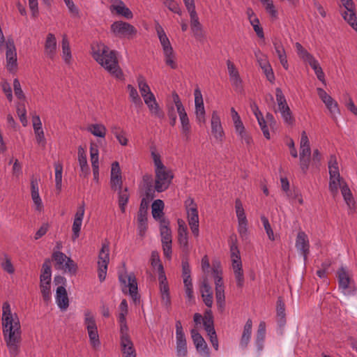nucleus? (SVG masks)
<instances>
[{
    "label": "nucleus",
    "mask_w": 357,
    "mask_h": 357,
    "mask_svg": "<svg viewBox=\"0 0 357 357\" xmlns=\"http://www.w3.org/2000/svg\"><path fill=\"white\" fill-rule=\"evenodd\" d=\"M284 122L289 126L294 124L295 119L292 115V112L289 107H286L284 109L279 110Z\"/></svg>",
    "instance_id": "55"
},
{
    "label": "nucleus",
    "mask_w": 357,
    "mask_h": 357,
    "mask_svg": "<svg viewBox=\"0 0 357 357\" xmlns=\"http://www.w3.org/2000/svg\"><path fill=\"white\" fill-rule=\"evenodd\" d=\"M340 1L347 10L342 13V17L357 32V17L354 1L352 0H340Z\"/></svg>",
    "instance_id": "14"
},
{
    "label": "nucleus",
    "mask_w": 357,
    "mask_h": 357,
    "mask_svg": "<svg viewBox=\"0 0 357 357\" xmlns=\"http://www.w3.org/2000/svg\"><path fill=\"white\" fill-rule=\"evenodd\" d=\"M91 55L111 75L118 79H123L124 75L119 66L115 50H110L103 43H96L91 45Z\"/></svg>",
    "instance_id": "2"
},
{
    "label": "nucleus",
    "mask_w": 357,
    "mask_h": 357,
    "mask_svg": "<svg viewBox=\"0 0 357 357\" xmlns=\"http://www.w3.org/2000/svg\"><path fill=\"white\" fill-rule=\"evenodd\" d=\"M160 231L162 244H172V236L171 229H166L165 227L163 229H160Z\"/></svg>",
    "instance_id": "60"
},
{
    "label": "nucleus",
    "mask_w": 357,
    "mask_h": 357,
    "mask_svg": "<svg viewBox=\"0 0 357 357\" xmlns=\"http://www.w3.org/2000/svg\"><path fill=\"white\" fill-rule=\"evenodd\" d=\"M78 162L80 166L82 174L80 176H86L90 173L89 167L88 165L86 152L82 146L78 147Z\"/></svg>",
    "instance_id": "31"
},
{
    "label": "nucleus",
    "mask_w": 357,
    "mask_h": 357,
    "mask_svg": "<svg viewBox=\"0 0 357 357\" xmlns=\"http://www.w3.org/2000/svg\"><path fill=\"white\" fill-rule=\"evenodd\" d=\"M275 96L279 110L284 109L286 107H289L280 88H276Z\"/></svg>",
    "instance_id": "54"
},
{
    "label": "nucleus",
    "mask_w": 357,
    "mask_h": 357,
    "mask_svg": "<svg viewBox=\"0 0 357 357\" xmlns=\"http://www.w3.org/2000/svg\"><path fill=\"white\" fill-rule=\"evenodd\" d=\"M265 6V9L266 12L270 15V16L275 20L278 18V11L275 8V6L272 1V0H269L266 3H262Z\"/></svg>",
    "instance_id": "62"
},
{
    "label": "nucleus",
    "mask_w": 357,
    "mask_h": 357,
    "mask_svg": "<svg viewBox=\"0 0 357 357\" xmlns=\"http://www.w3.org/2000/svg\"><path fill=\"white\" fill-rule=\"evenodd\" d=\"M178 242L182 252L185 255H188L190 250V247L188 242V227L182 220H178Z\"/></svg>",
    "instance_id": "19"
},
{
    "label": "nucleus",
    "mask_w": 357,
    "mask_h": 357,
    "mask_svg": "<svg viewBox=\"0 0 357 357\" xmlns=\"http://www.w3.org/2000/svg\"><path fill=\"white\" fill-rule=\"evenodd\" d=\"M111 1L112 3L109 10L112 13L116 12V14L122 15L126 19L132 18V13L121 0H111Z\"/></svg>",
    "instance_id": "23"
},
{
    "label": "nucleus",
    "mask_w": 357,
    "mask_h": 357,
    "mask_svg": "<svg viewBox=\"0 0 357 357\" xmlns=\"http://www.w3.org/2000/svg\"><path fill=\"white\" fill-rule=\"evenodd\" d=\"M295 246L303 256L304 261H306L310 252V242L307 235L303 231H298Z\"/></svg>",
    "instance_id": "21"
},
{
    "label": "nucleus",
    "mask_w": 357,
    "mask_h": 357,
    "mask_svg": "<svg viewBox=\"0 0 357 357\" xmlns=\"http://www.w3.org/2000/svg\"><path fill=\"white\" fill-rule=\"evenodd\" d=\"M230 256L236 285L241 288L244 284V275L239 250L233 248L232 250H230Z\"/></svg>",
    "instance_id": "8"
},
{
    "label": "nucleus",
    "mask_w": 357,
    "mask_h": 357,
    "mask_svg": "<svg viewBox=\"0 0 357 357\" xmlns=\"http://www.w3.org/2000/svg\"><path fill=\"white\" fill-rule=\"evenodd\" d=\"M55 297L56 304L61 310H66L69 306V299L66 288L63 286L58 287Z\"/></svg>",
    "instance_id": "25"
},
{
    "label": "nucleus",
    "mask_w": 357,
    "mask_h": 357,
    "mask_svg": "<svg viewBox=\"0 0 357 357\" xmlns=\"http://www.w3.org/2000/svg\"><path fill=\"white\" fill-rule=\"evenodd\" d=\"M328 109L330 111L333 118L335 117L336 114L339 113L338 104L331 96L329 100L324 102Z\"/></svg>",
    "instance_id": "57"
},
{
    "label": "nucleus",
    "mask_w": 357,
    "mask_h": 357,
    "mask_svg": "<svg viewBox=\"0 0 357 357\" xmlns=\"http://www.w3.org/2000/svg\"><path fill=\"white\" fill-rule=\"evenodd\" d=\"M87 130L93 135L105 138L107 132L106 127L101 123L91 124L87 127Z\"/></svg>",
    "instance_id": "38"
},
{
    "label": "nucleus",
    "mask_w": 357,
    "mask_h": 357,
    "mask_svg": "<svg viewBox=\"0 0 357 357\" xmlns=\"http://www.w3.org/2000/svg\"><path fill=\"white\" fill-rule=\"evenodd\" d=\"M109 261V243L106 241L102 244V248L98 255V272L100 282L105 280L107 266Z\"/></svg>",
    "instance_id": "6"
},
{
    "label": "nucleus",
    "mask_w": 357,
    "mask_h": 357,
    "mask_svg": "<svg viewBox=\"0 0 357 357\" xmlns=\"http://www.w3.org/2000/svg\"><path fill=\"white\" fill-rule=\"evenodd\" d=\"M328 167L329 177L340 176V173L337 157L335 155L332 154L330 155L328 161Z\"/></svg>",
    "instance_id": "37"
},
{
    "label": "nucleus",
    "mask_w": 357,
    "mask_h": 357,
    "mask_svg": "<svg viewBox=\"0 0 357 357\" xmlns=\"http://www.w3.org/2000/svg\"><path fill=\"white\" fill-rule=\"evenodd\" d=\"M129 197L130 195L127 188L119 190V206L122 213L126 211V206L128 202Z\"/></svg>",
    "instance_id": "44"
},
{
    "label": "nucleus",
    "mask_w": 357,
    "mask_h": 357,
    "mask_svg": "<svg viewBox=\"0 0 357 357\" xmlns=\"http://www.w3.org/2000/svg\"><path fill=\"white\" fill-rule=\"evenodd\" d=\"M252 321L250 319H249L244 326L243 334L240 341V347L242 349H245L248 345L252 335Z\"/></svg>",
    "instance_id": "33"
},
{
    "label": "nucleus",
    "mask_w": 357,
    "mask_h": 357,
    "mask_svg": "<svg viewBox=\"0 0 357 357\" xmlns=\"http://www.w3.org/2000/svg\"><path fill=\"white\" fill-rule=\"evenodd\" d=\"M266 335V323L261 321L258 326V330L256 336V344L259 348V350H261L263 347V342L265 339Z\"/></svg>",
    "instance_id": "40"
},
{
    "label": "nucleus",
    "mask_w": 357,
    "mask_h": 357,
    "mask_svg": "<svg viewBox=\"0 0 357 357\" xmlns=\"http://www.w3.org/2000/svg\"><path fill=\"white\" fill-rule=\"evenodd\" d=\"M119 322L120 324V340L123 341L124 339H130V337L128 334V326L126 323V318L119 319Z\"/></svg>",
    "instance_id": "58"
},
{
    "label": "nucleus",
    "mask_w": 357,
    "mask_h": 357,
    "mask_svg": "<svg viewBox=\"0 0 357 357\" xmlns=\"http://www.w3.org/2000/svg\"><path fill=\"white\" fill-rule=\"evenodd\" d=\"M295 47L299 57L304 61L308 63L314 58L313 55L309 53L299 43H296Z\"/></svg>",
    "instance_id": "50"
},
{
    "label": "nucleus",
    "mask_w": 357,
    "mask_h": 357,
    "mask_svg": "<svg viewBox=\"0 0 357 357\" xmlns=\"http://www.w3.org/2000/svg\"><path fill=\"white\" fill-rule=\"evenodd\" d=\"M54 169H55V183H56V188L60 192L61 190L62 185V172H63V165L61 162H57L54 163Z\"/></svg>",
    "instance_id": "48"
},
{
    "label": "nucleus",
    "mask_w": 357,
    "mask_h": 357,
    "mask_svg": "<svg viewBox=\"0 0 357 357\" xmlns=\"http://www.w3.org/2000/svg\"><path fill=\"white\" fill-rule=\"evenodd\" d=\"M344 184L347 183L340 175L338 177H329L328 189L333 197L338 195L339 188H341Z\"/></svg>",
    "instance_id": "29"
},
{
    "label": "nucleus",
    "mask_w": 357,
    "mask_h": 357,
    "mask_svg": "<svg viewBox=\"0 0 357 357\" xmlns=\"http://www.w3.org/2000/svg\"><path fill=\"white\" fill-rule=\"evenodd\" d=\"M190 17V27L194 36L197 40H201L204 38L202 26L199 21V17L195 10V6L186 7Z\"/></svg>",
    "instance_id": "13"
},
{
    "label": "nucleus",
    "mask_w": 357,
    "mask_h": 357,
    "mask_svg": "<svg viewBox=\"0 0 357 357\" xmlns=\"http://www.w3.org/2000/svg\"><path fill=\"white\" fill-rule=\"evenodd\" d=\"M120 282L126 287L129 288V294L135 304H138L140 301L137 292V282L134 274H121L119 277Z\"/></svg>",
    "instance_id": "11"
},
{
    "label": "nucleus",
    "mask_w": 357,
    "mask_h": 357,
    "mask_svg": "<svg viewBox=\"0 0 357 357\" xmlns=\"http://www.w3.org/2000/svg\"><path fill=\"white\" fill-rule=\"evenodd\" d=\"M190 333L195 347L199 345H204V344H206L203 337L199 333V332L196 329H192L190 331Z\"/></svg>",
    "instance_id": "64"
},
{
    "label": "nucleus",
    "mask_w": 357,
    "mask_h": 357,
    "mask_svg": "<svg viewBox=\"0 0 357 357\" xmlns=\"http://www.w3.org/2000/svg\"><path fill=\"white\" fill-rule=\"evenodd\" d=\"M32 121L37 143L44 147L46 142L40 116L38 115L33 116Z\"/></svg>",
    "instance_id": "26"
},
{
    "label": "nucleus",
    "mask_w": 357,
    "mask_h": 357,
    "mask_svg": "<svg viewBox=\"0 0 357 357\" xmlns=\"http://www.w3.org/2000/svg\"><path fill=\"white\" fill-rule=\"evenodd\" d=\"M84 325L88 332L89 342L94 349H99L100 341L98 332V327L93 313L86 310L84 311Z\"/></svg>",
    "instance_id": "4"
},
{
    "label": "nucleus",
    "mask_w": 357,
    "mask_h": 357,
    "mask_svg": "<svg viewBox=\"0 0 357 357\" xmlns=\"http://www.w3.org/2000/svg\"><path fill=\"white\" fill-rule=\"evenodd\" d=\"M51 261L50 259H46L43 264L40 276V289L43 301L47 303L51 300Z\"/></svg>",
    "instance_id": "3"
},
{
    "label": "nucleus",
    "mask_w": 357,
    "mask_h": 357,
    "mask_svg": "<svg viewBox=\"0 0 357 357\" xmlns=\"http://www.w3.org/2000/svg\"><path fill=\"white\" fill-rule=\"evenodd\" d=\"M235 210L238 219V232L242 239H247L248 237V220L240 199H236L235 201Z\"/></svg>",
    "instance_id": "9"
},
{
    "label": "nucleus",
    "mask_w": 357,
    "mask_h": 357,
    "mask_svg": "<svg viewBox=\"0 0 357 357\" xmlns=\"http://www.w3.org/2000/svg\"><path fill=\"white\" fill-rule=\"evenodd\" d=\"M254 31L259 38H264V33L262 27L260 26L258 17H254L252 21L250 22Z\"/></svg>",
    "instance_id": "61"
},
{
    "label": "nucleus",
    "mask_w": 357,
    "mask_h": 357,
    "mask_svg": "<svg viewBox=\"0 0 357 357\" xmlns=\"http://www.w3.org/2000/svg\"><path fill=\"white\" fill-rule=\"evenodd\" d=\"M181 121V131L184 139L188 142L190 139L191 126L185 109L177 112Z\"/></svg>",
    "instance_id": "24"
},
{
    "label": "nucleus",
    "mask_w": 357,
    "mask_h": 357,
    "mask_svg": "<svg viewBox=\"0 0 357 357\" xmlns=\"http://www.w3.org/2000/svg\"><path fill=\"white\" fill-rule=\"evenodd\" d=\"M196 120L199 124L206 123V111L201 90L197 87L194 91Z\"/></svg>",
    "instance_id": "16"
},
{
    "label": "nucleus",
    "mask_w": 357,
    "mask_h": 357,
    "mask_svg": "<svg viewBox=\"0 0 357 357\" xmlns=\"http://www.w3.org/2000/svg\"><path fill=\"white\" fill-rule=\"evenodd\" d=\"M338 286L344 294H350L354 291L351 279L343 267L337 271Z\"/></svg>",
    "instance_id": "18"
},
{
    "label": "nucleus",
    "mask_w": 357,
    "mask_h": 357,
    "mask_svg": "<svg viewBox=\"0 0 357 357\" xmlns=\"http://www.w3.org/2000/svg\"><path fill=\"white\" fill-rule=\"evenodd\" d=\"M311 149L310 141L305 131H303L300 142V154L299 157H310Z\"/></svg>",
    "instance_id": "34"
},
{
    "label": "nucleus",
    "mask_w": 357,
    "mask_h": 357,
    "mask_svg": "<svg viewBox=\"0 0 357 357\" xmlns=\"http://www.w3.org/2000/svg\"><path fill=\"white\" fill-rule=\"evenodd\" d=\"M155 190L158 192L165 191L170 185L174 174L171 169L165 168L162 170H155Z\"/></svg>",
    "instance_id": "7"
},
{
    "label": "nucleus",
    "mask_w": 357,
    "mask_h": 357,
    "mask_svg": "<svg viewBox=\"0 0 357 357\" xmlns=\"http://www.w3.org/2000/svg\"><path fill=\"white\" fill-rule=\"evenodd\" d=\"M127 89L129 92V98L131 101L135 105L136 107L142 106V101L138 94L137 89L131 84L127 86Z\"/></svg>",
    "instance_id": "47"
},
{
    "label": "nucleus",
    "mask_w": 357,
    "mask_h": 357,
    "mask_svg": "<svg viewBox=\"0 0 357 357\" xmlns=\"http://www.w3.org/2000/svg\"><path fill=\"white\" fill-rule=\"evenodd\" d=\"M56 49V38L54 34L48 33L45 43V52L48 57L52 59L55 56Z\"/></svg>",
    "instance_id": "30"
},
{
    "label": "nucleus",
    "mask_w": 357,
    "mask_h": 357,
    "mask_svg": "<svg viewBox=\"0 0 357 357\" xmlns=\"http://www.w3.org/2000/svg\"><path fill=\"white\" fill-rule=\"evenodd\" d=\"M1 266L2 269L8 274H13L15 273V268L11 261V259L6 253H4L3 255Z\"/></svg>",
    "instance_id": "49"
},
{
    "label": "nucleus",
    "mask_w": 357,
    "mask_h": 357,
    "mask_svg": "<svg viewBox=\"0 0 357 357\" xmlns=\"http://www.w3.org/2000/svg\"><path fill=\"white\" fill-rule=\"evenodd\" d=\"M211 132L214 137L222 142L224 137V130L222 126L220 118L216 111H213L211 115Z\"/></svg>",
    "instance_id": "22"
},
{
    "label": "nucleus",
    "mask_w": 357,
    "mask_h": 357,
    "mask_svg": "<svg viewBox=\"0 0 357 357\" xmlns=\"http://www.w3.org/2000/svg\"><path fill=\"white\" fill-rule=\"evenodd\" d=\"M155 28L163 51L172 47L162 26L158 22H156Z\"/></svg>",
    "instance_id": "36"
},
{
    "label": "nucleus",
    "mask_w": 357,
    "mask_h": 357,
    "mask_svg": "<svg viewBox=\"0 0 357 357\" xmlns=\"http://www.w3.org/2000/svg\"><path fill=\"white\" fill-rule=\"evenodd\" d=\"M111 31L116 36L128 38H132L137 32L134 26L123 21L114 22L111 25Z\"/></svg>",
    "instance_id": "10"
},
{
    "label": "nucleus",
    "mask_w": 357,
    "mask_h": 357,
    "mask_svg": "<svg viewBox=\"0 0 357 357\" xmlns=\"http://www.w3.org/2000/svg\"><path fill=\"white\" fill-rule=\"evenodd\" d=\"M62 57L66 63H71L72 54L69 41L66 36L62 39Z\"/></svg>",
    "instance_id": "39"
},
{
    "label": "nucleus",
    "mask_w": 357,
    "mask_h": 357,
    "mask_svg": "<svg viewBox=\"0 0 357 357\" xmlns=\"http://www.w3.org/2000/svg\"><path fill=\"white\" fill-rule=\"evenodd\" d=\"M151 264L153 267H157L158 275L165 272L164 267L160 262L159 254L157 251H153L151 256Z\"/></svg>",
    "instance_id": "52"
},
{
    "label": "nucleus",
    "mask_w": 357,
    "mask_h": 357,
    "mask_svg": "<svg viewBox=\"0 0 357 357\" xmlns=\"http://www.w3.org/2000/svg\"><path fill=\"white\" fill-rule=\"evenodd\" d=\"M340 190L344 201L346 202L347 204L350 207L351 205L353 204L354 203V199L352 193L347 183L344 184V185H342Z\"/></svg>",
    "instance_id": "56"
},
{
    "label": "nucleus",
    "mask_w": 357,
    "mask_h": 357,
    "mask_svg": "<svg viewBox=\"0 0 357 357\" xmlns=\"http://www.w3.org/2000/svg\"><path fill=\"white\" fill-rule=\"evenodd\" d=\"M6 46V67L8 71L13 72L16 70L17 66V52L13 40L8 39Z\"/></svg>",
    "instance_id": "17"
},
{
    "label": "nucleus",
    "mask_w": 357,
    "mask_h": 357,
    "mask_svg": "<svg viewBox=\"0 0 357 357\" xmlns=\"http://www.w3.org/2000/svg\"><path fill=\"white\" fill-rule=\"evenodd\" d=\"M164 202L161 199H156L152 204V215L154 219H160L163 216Z\"/></svg>",
    "instance_id": "41"
},
{
    "label": "nucleus",
    "mask_w": 357,
    "mask_h": 357,
    "mask_svg": "<svg viewBox=\"0 0 357 357\" xmlns=\"http://www.w3.org/2000/svg\"><path fill=\"white\" fill-rule=\"evenodd\" d=\"M158 282L162 304L167 309H169L172 303L169 287L165 272H162V273L158 275Z\"/></svg>",
    "instance_id": "15"
},
{
    "label": "nucleus",
    "mask_w": 357,
    "mask_h": 357,
    "mask_svg": "<svg viewBox=\"0 0 357 357\" xmlns=\"http://www.w3.org/2000/svg\"><path fill=\"white\" fill-rule=\"evenodd\" d=\"M2 327L4 340L10 357H15L19 353L21 341V326L16 313H12L8 302L2 306Z\"/></svg>",
    "instance_id": "1"
},
{
    "label": "nucleus",
    "mask_w": 357,
    "mask_h": 357,
    "mask_svg": "<svg viewBox=\"0 0 357 357\" xmlns=\"http://www.w3.org/2000/svg\"><path fill=\"white\" fill-rule=\"evenodd\" d=\"M185 207L187 212L188 225L192 234L197 238L199 234L197 205L194 199L188 197L185 201Z\"/></svg>",
    "instance_id": "5"
},
{
    "label": "nucleus",
    "mask_w": 357,
    "mask_h": 357,
    "mask_svg": "<svg viewBox=\"0 0 357 357\" xmlns=\"http://www.w3.org/2000/svg\"><path fill=\"white\" fill-rule=\"evenodd\" d=\"M122 357H137L136 350L131 339L120 341Z\"/></svg>",
    "instance_id": "28"
},
{
    "label": "nucleus",
    "mask_w": 357,
    "mask_h": 357,
    "mask_svg": "<svg viewBox=\"0 0 357 357\" xmlns=\"http://www.w3.org/2000/svg\"><path fill=\"white\" fill-rule=\"evenodd\" d=\"M165 61V63L170 66L172 69L177 68V63L175 61V54L172 47H169L168 50H164Z\"/></svg>",
    "instance_id": "45"
},
{
    "label": "nucleus",
    "mask_w": 357,
    "mask_h": 357,
    "mask_svg": "<svg viewBox=\"0 0 357 357\" xmlns=\"http://www.w3.org/2000/svg\"><path fill=\"white\" fill-rule=\"evenodd\" d=\"M277 321L280 327L286 324L285 305L282 299L280 297L277 301Z\"/></svg>",
    "instance_id": "35"
},
{
    "label": "nucleus",
    "mask_w": 357,
    "mask_h": 357,
    "mask_svg": "<svg viewBox=\"0 0 357 357\" xmlns=\"http://www.w3.org/2000/svg\"><path fill=\"white\" fill-rule=\"evenodd\" d=\"M261 220L268 238L273 241L275 240L274 233L269 223L268 219L266 216L261 215Z\"/></svg>",
    "instance_id": "59"
},
{
    "label": "nucleus",
    "mask_w": 357,
    "mask_h": 357,
    "mask_svg": "<svg viewBox=\"0 0 357 357\" xmlns=\"http://www.w3.org/2000/svg\"><path fill=\"white\" fill-rule=\"evenodd\" d=\"M52 257L55 261V268L59 270L63 269V266L68 259L67 256L61 252L54 251Z\"/></svg>",
    "instance_id": "42"
},
{
    "label": "nucleus",
    "mask_w": 357,
    "mask_h": 357,
    "mask_svg": "<svg viewBox=\"0 0 357 357\" xmlns=\"http://www.w3.org/2000/svg\"><path fill=\"white\" fill-rule=\"evenodd\" d=\"M273 45L278 57L286 55V52L280 40L275 38Z\"/></svg>",
    "instance_id": "63"
},
{
    "label": "nucleus",
    "mask_w": 357,
    "mask_h": 357,
    "mask_svg": "<svg viewBox=\"0 0 357 357\" xmlns=\"http://www.w3.org/2000/svg\"><path fill=\"white\" fill-rule=\"evenodd\" d=\"M275 96L279 110L284 109L286 107H289L280 88H276Z\"/></svg>",
    "instance_id": "53"
},
{
    "label": "nucleus",
    "mask_w": 357,
    "mask_h": 357,
    "mask_svg": "<svg viewBox=\"0 0 357 357\" xmlns=\"http://www.w3.org/2000/svg\"><path fill=\"white\" fill-rule=\"evenodd\" d=\"M144 100L152 114L160 119L164 117V113L160 110L153 94H151L149 97L144 98Z\"/></svg>",
    "instance_id": "27"
},
{
    "label": "nucleus",
    "mask_w": 357,
    "mask_h": 357,
    "mask_svg": "<svg viewBox=\"0 0 357 357\" xmlns=\"http://www.w3.org/2000/svg\"><path fill=\"white\" fill-rule=\"evenodd\" d=\"M308 64L311 66V68L314 70V73L317 75V77L321 82H325V75L323 72L321 67L320 66L318 61L314 57L309 62Z\"/></svg>",
    "instance_id": "43"
},
{
    "label": "nucleus",
    "mask_w": 357,
    "mask_h": 357,
    "mask_svg": "<svg viewBox=\"0 0 357 357\" xmlns=\"http://www.w3.org/2000/svg\"><path fill=\"white\" fill-rule=\"evenodd\" d=\"M255 56L257 61L266 75V79L271 83L275 81V75L273 68L268 61V57L263 54L259 50L255 52Z\"/></svg>",
    "instance_id": "12"
},
{
    "label": "nucleus",
    "mask_w": 357,
    "mask_h": 357,
    "mask_svg": "<svg viewBox=\"0 0 357 357\" xmlns=\"http://www.w3.org/2000/svg\"><path fill=\"white\" fill-rule=\"evenodd\" d=\"M84 211V203L83 202L80 206H78L77 210L75 214V218L72 226V240L73 241H75L79 236Z\"/></svg>",
    "instance_id": "20"
},
{
    "label": "nucleus",
    "mask_w": 357,
    "mask_h": 357,
    "mask_svg": "<svg viewBox=\"0 0 357 357\" xmlns=\"http://www.w3.org/2000/svg\"><path fill=\"white\" fill-rule=\"evenodd\" d=\"M175 326L176 344H187L185 335L184 334L181 321H176Z\"/></svg>",
    "instance_id": "51"
},
{
    "label": "nucleus",
    "mask_w": 357,
    "mask_h": 357,
    "mask_svg": "<svg viewBox=\"0 0 357 357\" xmlns=\"http://www.w3.org/2000/svg\"><path fill=\"white\" fill-rule=\"evenodd\" d=\"M201 292H202V296L203 298V301L205 303V305L211 307L213 304V292L211 290V287L208 284L206 280H204L202 282V287H201Z\"/></svg>",
    "instance_id": "32"
},
{
    "label": "nucleus",
    "mask_w": 357,
    "mask_h": 357,
    "mask_svg": "<svg viewBox=\"0 0 357 357\" xmlns=\"http://www.w3.org/2000/svg\"><path fill=\"white\" fill-rule=\"evenodd\" d=\"M137 83L139 89L140 91L141 95L143 98H145L146 97H149V95L153 94L148 84L146 83L145 79L142 76H139L137 78Z\"/></svg>",
    "instance_id": "46"
}]
</instances>
